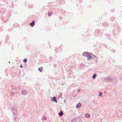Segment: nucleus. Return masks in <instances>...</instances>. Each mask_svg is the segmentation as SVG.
Returning a JSON list of instances; mask_svg holds the SVG:
<instances>
[{
	"label": "nucleus",
	"mask_w": 122,
	"mask_h": 122,
	"mask_svg": "<svg viewBox=\"0 0 122 122\" xmlns=\"http://www.w3.org/2000/svg\"><path fill=\"white\" fill-rule=\"evenodd\" d=\"M104 79L107 82L109 81H111L112 79V78L111 77L109 76L105 77Z\"/></svg>",
	"instance_id": "obj_2"
},
{
	"label": "nucleus",
	"mask_w": 122,
	"mask_h": 122,
	"mask_svg": "<svg viewBox=\"0 0 122 122\" xmlns=\"http://www.w3.org/2000/svg\"><path fill=\"white\" fill-rule=\"evenodd\" d=\"M14 111H13V115H15L16 114V113H15V112L16 111V109L15 108H14Z\"/></svg>",
	"instance_id": "obj_14"
},
{
	"label": "nucleus",
	"mask_w": 122,
	"mask_h": 122,
	"mask_svg": "<svg viewBox=\"0 0 122 122\" xmlns=\"http://www.w3.org/2000/svg\"><path fill=\"white\" fill-rule=\"evenodd\" d=\"M90 53L88 52H84V54H86V56L87 58V59L88 60H89L90 59L92 58V56L89 55V54Z\"/></svg>",
	"instance_id": "obj_1"
},
{
	"label": "nucleus",
	"mask_w": 122,
	"mask_h": 122,
	"mask_svg": "<svg viewBox=\"0 0 122 122\" xmlns=\"http://www.w3.org/2000/svg\"><path fill=\"white\" fill-rule=\"evenodd\" d=\"M1 12L2 13V14H4L6 12V10L4 8H2L0 10Z\"/></svg>",
	"instance_id": "obj_5"
},
{
	"label": "nucleus",
	"mask_w": 122,
	"mask_h": 122,
	"mask_svg": "<svg viewBox=\"0 0 122 122\" xmlns=\"http://www.w3.org/2000/svg\"><path fill=\"white\" fill-rule=\"evenodd\" d=\"M13 86V85H11V89H13V90H14L15 89H16V88H17V87H14V88H12V87Z\"/></svg>",
	"instance_id": "obj_15"
},
{
	"label": "nucleus",
	"mask_w": 122,
	"mask_h": 122,
	"mask_svg": "<svg viewBox=\"0 0 122 122\" xmlns=\"http://www.w3.org/2000/svg\"><path fill=\"white\" fill-rule=\"evenodd\" d=\"M14 118L15 119H16V117H15V116H14Z\"/></svg>",
	"instance_id": "obj_31"
},
{
	"label": "nucleus",
	"mask_w": 122,
	"mask_h": 122,
	"mask_svg": "<svg viewBox=\"0 0 122 122\" xmlns=\"http://www.w3.org/2000/svg\"><path fill=\"white\" fill-rule=\"evenodd\" d=\"M43 120H45L46 119V117H43L42 118Z\"/></svg>",
	"instance_id": "obj_19"
},
{
	"label": "nucleus",
	"mask_w": 122,
	"mask_h": 122,
	"mask_svg": "<svg viewBox=\"0 0 122 122\" xmlns=\"http://www.w3.org/2000/svg\"><path fill=\"white\" fill-rule=\"evenodd\" d=\"M51 101L53 102L55 101L56 102H57L56 98L55 97H53L52 99H51Z\"/></svg>",
	"instance_id": "obj_4"
},
{
	"label": "nucleus",
	"mask_w": 122,
	"mask_h": 122,
	"mask_svg": "<svg viewBox=\"0 0 122 122\" xmlns=\"http://www.w3.org/2000/svg\"><path fill=\"white\" fill-rule=\"evenodd\" d=\"M84 53V52L83 53V54H82V55L83 56H86V54H83Z\"/></svg>",
	"instance_id": "obj_26"
},
{
	"label": "nucleus",
	"mask_w": 122,
	"mask_h": 122,
	"mask_svg": "<svg viewBox=\"0 0 122 122\" xmlns=\"http://www.w3.org/2000/svg\"><path fill=\"white\" fill-rule=\"evenodd\" d=\"M15 95V93L13 92H12L10 94V96L12 97Z\"/></svg>",
	"instance_id": "obj_11"
},
{
	"label": "nucleus",
	"mask_w": 122,
	"mask_h": 122,
	"mask_svg": "<svg viewBox=\"0 0 122 122\" xmlns=\"http://www.w3.org/2000/svg\"><path fill=\"white\" fill-rule=\"evenodd\" d=\"M41 69H42L43 68L42 67H41Z\"/></svg>",
	"instance_id": "obj_32"
},
{
	"label": "nucleus",
	"mask_w": 122,
	"mask_h": 122,
	"mask_svg": "<svg viewBox=\"0 0 122 122\" xmlns=\"http://www.w3.org/2000/svg\"><path fill=\"white\" fill-rule=\"evenodd\" d=\"M101 72V73H103V72Z\"/></svg>",
	"instance_id": "obj_35"
},
{
	"label": "nucleus",
	"mask_w": 122,
	"mask_h": 122,
	"mask_svg": "<svg viewBox=\"0 0 122 122\" xmlns=\"http://www.w3.org/2000/svg\"><path fill=\"white\" fill-rule=\"evenodd\" d=\"M92 57L93 58H94L95 57H96V58H97V59H98V58H97L96 56H95V55H94L93 54H92Z\"/></svg>",
	"instance_id": "obj_17"
},
{
	"label": "nucleus",
	"mask_w": 122,
	"mask_h": 122,
	"mask_svg": "<svg viewBox=\"0 0 122 122\" xmlns=\"http://www.w3.org/2000/svg\"><path fill=\"white\" fill-rule=\"evenodd\" d=\"M20 68H22L23 67V66H22V64L20 66Z\"/></svg>",
	"instance_id": "obj_28"
},
{
	"label": "nucleus",
	"mask_w": 122,
	"mask_h": 122,
	"mask_svg": "<svg viewBox=\"0 0 122 122\" xmlns=\"http://www.w3.org/2000/svg\"><path fill=\"white\" fill-rule=\"evenodd\" d=\"M11 15V12H9L6 15V16L7 18H9L10 16Z\"/></svg>",
	"instance_id": "obj_9"
},
{
	"label": "nucleus",
	"mask_w": 122,
	"mask_h": 122,
	"mask_svg": "<svg viewBox=\"0 0 122 122\" xmlns=\"http://www.w3.org/2000/svg\"><path fill=\"white\" fill-rule=\"evenodd\" d=\"M4 22H5V21H4Z\"/></svg>",
	"instance_id": "obj_34"
},
{
	"label": "nucleus",
	"mask_w": 122,
	"mask_h": 122,
	"mask_svg": "<svg viewBox=\"0 0 122 122\" xmlns=\"http://www.w3.org/2000/svg\"><path fill=\"white\" fill-rule=\"evenodd\" d=\"M23 87V86H19L17 87L16 89H17L18 90H19L21 89Z\"/></svg>",
	"instance_id": "obj_16"
},
{
	"label": "nucleus",
	"mask_w": 122,
	"mask_h": 122,
	"mask_svg": "<svg viewBox=\"0 0 122 122\" xmlns=\"http://www.w3.org/2000/svg\"><path fill=\"white\" fill-rule=\"evenodd\" d=\"M35 21H34L33 20V21L31 23H30V25L31 26V27H33L35 25Z\"/></svg>",
	"instance_id": "obj_6"
},
{
	"label": "nucleus",
	"mask_w": 122,
	"mask_h": 122,
	"mask_svg": "<svg viewBox=\"0 0 122 122\" xmlns=\"http://www.w3.org/2000/svg\"><path fill=\"white\" fill-rule=\"evenodd\" d=\"M38 70L40 72H42V70L41 69V68L40 67H39L38 68Z\"/></svg>",
	"instance_id": "obj_20"
},
{
	"label": "nucleus",
	"mask_w": 122,
	"mask_h": 122,
	"mask_svg": "<svg viewBox=\"0 0 122 122\" xmlns=\"http://www.w3.org/2000/svg\"><path fill=\"white\" fill-rule=\"evenodd\" d=\"M105 27H107L108 25V24L107 22H104L102 24Z\"/></svg>",
	"instance_id": "obj_10"
},
{
	"label": "nucleus",
	"mask_w": 122,
	"mask_h": 122,
	"mask_svg": "<svg viewBox=\"0 0 122 122\" xmlns=\"http://www.w3.org/2000/svg\"><path fill=\"white\" fill-rule=\"evenodd\" d=\"M73 122V121H72H72H71V122Z\"/></svg>",
	"instance_id": "obj_33"
},
{
	"label": "nucleus",
	"mask_w": 122,
	"mask_h": 122,
	"mask_svg": "<svg viewBox=\"0 0 122 122\" xmlns=\"http://www.w3.org/2000/svg\"><path fill=\"white\" fill-rule=\"evenodd\" d=\"M77 92H80V90L79 89H77Z\"/></svg>",
	"instance_id": "obj_27"
},
{
	"label": "nucleus",
	"mask_w": 122,
	"mask_h": 122,
	"mask_svg": "<svg viewBox=\"0 0 122 122\" xmlns=\"http://www.w3.org/2000/svg\"><path fill=\"white\" fill-rule=\"evenodd\" d=\"M85 116L86 118H89L90 117V115L89 114L86 113L85 115Z\"/></svg>",
	"instance_id": "obj_13"
},
{
	"label": "nucleus",
	"mask_w": 122,
	"mask_h": 122,
	"mask_svg": "<svg viewBox=\"0 0 122 122\" xmlns=\"http://www.w3.org/2000/svg\"><path fill=\"white\" fill-rule=\"evenodd\" d=\"M112 52H113L114 53H115V52L116 51V50H112Z\"/></svg>",
	"instance_id": "obj_25"
},
{
	"label": "nucleus",
	"mask_w": 122,
	"mask_h": 122,
	"mask_svg": "<svg viewBox=\"0 0 122 122\" xmlns=\"http://www.w3.org/2000/svg\"><path fill=\"white\" fill-rule=\"evenodd\" d=\"M23 61L25 62H27V59L26 58L25 59L23 60Z\"/></svg>",
	"instance_id": "obj_21"
},
{
	"label": "nucleus",
	"mask_w": 122,
	"mask_h": 122,
	"mask_svg": "<svg viewBox=\"0 0 122 122\" xmlns=\"http://www.w3.org/2000/svg\"><path fill=\"white\" fill-rule=\"evenodd\" d=\"M14 108H12V109H11V111H12L13 112V111H14Z\"/></svg>",
	"instance_id": "obj_24"
},
{
	"label": "nucleus",
	"mask_w": 122,
	"mask_h": 122,
	"mask_svg": "<svg viewBox=\"0 0 122 122\" xmlns=\"http://www.w3.org/2000/svg\"><path fill=\"white\" fill-rule=\"evenodd\" d=\"M81 106V104L80 102H79L76 105V107L77 108H80Z\"/></svg>",
	"instance_id": "obj_8"
},
{
	"label": "nucleus",
	"mask_w": 122,
	"mask_h": 122,
	"mask_svg": "<svg viewBox=\"0 0 122 122\" xmlns=\"http://www.w3.org/2000/svg\"><path fill=\"white\" fill-rule=\"evenodd\" d=\"M21 94L23 95H25L27 93V91L26 90H23L21 92Z\"/></svg>",
	"instance_id": "obj_3"
},
{
	"label": "nucleus",
	"mask_w": 122,
	"mask_h": 122,
	"mask_svg": "<svg viewBox=\"0 0 122 122\" xmlns=\"http://www.w3.org/2000/svg\"><path fill=\"white\" fill-rule=\"evenodd\" d=\"M73 74H71V75H71V76H70V78H71V77H72V78H75V76H74V75H73Z\"/></svg>",
	"instance_id": "obj_18"
},
{
	"label": "nucleus",
	"mask_w": 122,
	"mask_h": 122,
	"mask_svg": "<svg viewBox=\"0 0 122 122\" xmlns=\"http://www.w3.org/2000/svg\"><path fill=\"white\" fill-rule=\"evenodd\" d=\"M9 63H10V61L9 62Z\"/></svg>",
	"instance_id": "obj_37"
},
{
	"label": "nucleus",
	"mask_w": 122,
	"mask_h": 122,
	"mask_svg": "<svg viewBox=\"0 0 122 122\" xmlns=\"http://www.w3.org/2000/svg\"><path fill=\"white\" fill-rule=\"evenodd\" d=\"M33 7V6H32V7H31V8H32V7Z\"/></svg>",
	"instance_id": "obj_36"
},
{
	"label": "nucleus",
	"mask_w": 122,
	"mask_h": 122,
	"mask_svg": "<svg viewBox=\"0 0 122 122\" xmlns=\"http://www.w3.org/2000/svg\"><path fill=\"white\" fill-rule=\"evenodd\" d=\"M97 58H96V62H98V61H97Z\"/></svg>",
	"instance_id": "obj_30"
},
{
	"label": "nucleus",
	"mask_w": 122,
	"mask_h": 122,
	"mask_svg": "<svg viewBox=\"0 0 122 122\" xmlns=\"http://www.w3.org/2000/svg\"><path fill=\"white\" fill-rule=\"evenodd\" d=\"M90 53V54H89V55H90L91 56H92V54L90 53Z\"/></svg>",
	"instance_id": "obj_29"
},
{
	"label": "nucleus",
	"mask_w": 122,
	"mask_h": 122,
	"mask_svg": "<svg viewBox=\"0 0 122 122\" xmlns=\"http://www.w3.org/2000/svg\"><path fill=\"white\" fill-rule=\"evenodd\" d=\"M99 96H102V92H99Z\"/></svg>",
	"instance_id": "obj_23"
},
{
	"label": "nucleus",
	"mask_w": 122,
	"mask_h": 122,
	"mask_svg": "<svg viewBox=\"0 0 122 122\" xmlns=\"http://www.w3.org/2000/svg\"><path fill=\"white\" fill-rule=\"evenodd\" d=\"M59 115L60 116H62L63 114V112L61 110L59 113Z\"/></svg>",
	"instance_id": "obj_7"
},
{
	"label": "nucleus",
	"mask_w": 122,
	"mask_h": 122,
	"mask_svg": "<svg viewBox=\"0 0 122 122\" xmlns=\"http://www.w3.org/2000/svg\"><path fill=\"white\" fill-rule=\"evenodd\" d=\"M97 76V75L96 74H94L92 76V78L93 79L95 78Z\"/></svg>",
	"instance_id": "obj_12"
},
{
	"label": "nucleus",
	"mask_w": 122,
	"mask_h": 122,
	"mask_svg": "<svg viewBox=\"0 0 122 122\" xmlns=\"http://www.w3.org/2000/svg\"><path fill=\"white\" fill-rule=\"evenodd\" d=\"M52 14L51 12H49L48 13V15L49 16H50L51 15V14Z\"/></svg>",
	"instance_id": "obj_22"
}]
</instances>
